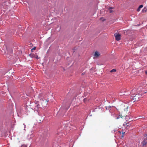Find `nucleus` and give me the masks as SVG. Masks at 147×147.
<instances>
[{
  "label": "nucleus",
  "mask_w": 147,
  "mask_h": 147,
  "mask_svg": "<svg viewBox=\"0 0 147 147\" xmlns=\"http://www.w3.org/2000/svg\"><path fill=\"white\" fill-rule=\"evenodd\" d=\"M127 116L126 114H123L122 113V114L119 115V117L118 116L117 117V119H119L121 117V118H123V117H125V116Z\"/></svg>",
  "instance_id": "nucleus-5"
},
{
  "label": "nucleus",
  "mask_w": 147,
  "mask_h": 147,
  "mask_svg": "<svg viewBox=\"0 0 147 147\" xmlns=\"http://www.w3.org/2000/svg\"><path fill=\"white\" fill-rule=\"evenodd\" d=\"M30 56L32 58H35L37 59H39L40 58L38 57V55H35L34 53L31 54L30 55Z\"/></svg>",
  "instance_id": "nucleus-3"
},
{
  "label": "nucleus",
  "mask_w": 147,
  "mask_h": 147,
  "mask_svg": "<svg viewBox=\"0 0 147 147\" xmlns=\"http://www.w3.org/2000/svg\"><path fill=\"white\" fill-rule=\"evenodd\" d=\"M114 36L116 40L119 41L121 39V35L119 34L116 33L114 34Z\"/></svg>",
  "instance_id": "nucleus-2"
},
{
  "label": "nucleus",
  "mask_w": 147,
  "mask_h": 147,
  "mask_svg": "<svg viewBox=\"0 0 147 147\" xmlns=\"http://www.w3.org/2000/svg\"><path fill=\"white\" fill-rule=\"evenodd\" d=\"M100 55V54L99 52L96 51L95 52L94 56L95 57H98Z\"/></svg>",
  "instance_id": "nucleus-6"
},
{
  "label": "nucleus",
  "mask_w": 147,
  "mask_h": 147,
  "mask_svg": "<svg viewBox=\"0 0 147 147\" xmlns=\"http://www.w3.org/2000/svg\"><path fill=\"white\" fill-rule=\"evenodd\" d=\"M126 125L127 126H129V123H127L126 124Z\"/></svg>",
  "instance_id": "nucleus-14"
},
{
  "label": "nucleus",
  "mask_w": 147,
  "mask_h": 147,
  "mask_svg": "<svg viewBox=\"0 0 147 147\" xmlns=\"http://www.w3.org/2000/svg\"><path fill=\"white\" fill-rule=\"evenodd\" d=\"M39 105H37V107H39Z\"/></svg>",
  "instance_id": "nucleus-17"
},
{
  "label": "nucleus",
  "mask_w": 147,
  "mask_h": 147,
  "mask_svg": "<svg viewBox=\"0 0 147 147\" xmlns=\"http://www.w3.org/2000/svg\"><path fill=\"white\" fill-rule=\"evenodd\" d=\"M116 71V70L115 69H113L112 70H111L110 72H115Z\"/></svg>",
  "instance_id": "nucleus-10"
},
{
  "label": "nucleus",
  "mask_w": 147,
  "mask_h": 147,
  "mask_svg": "<svg viewBox=\"0 0 147 147\" xmlns=\"http://www.w3.org/2000/svg\"><path fill=\"white\" fill-rule=\"evenodd\" d=\"M143 145H145L147 144V134L144 137V140L142 142Z\"/></svg>",
  "instance_id": "nucleus-4"
},
{
  "label": "nucleus",
  "mask_w": 147,
  "mask_h": 147,
  "mask_svg": "<svg viewBox=\"0 0 147 147\" xmlns=\"http://www.w3.org/2000/svg\"><path fill=\"white\" fill-rule=\"evenodd\" d=\"M11 51V53H12V52H13V51H12V50L11 49V51Z\"/></svg>",
  "instance_id": "nucleus-16"
},
{
  "label": "nucleus",
  "mask_w": 147,
  "mask_h": 147,
  "mask_svg": "<svg viewBox=\"0 0 147 147\" xmlns=\"http://www.w3.org/2000/svg\"><path fill=\"white\" fill-rule=\"evenodd\" d=\"M127 108H128V107H127V108L126 109V110H125V112H127Z\"/></svg>",
  "instance_id": "nucleus-18"
},
{
  "label": "nucleus",
  "mask_w": 147,
  "mask_h": 147,
  "mask_svg": "<svg viewBox=\"0 0 147 147\" xmlns=\"http://www.w3.org/2000/svg\"><path fill=\"white\" fill-rule=\"evenodd\" d=\"M145 72L146 74V75H147V71H145Z\"/></svg>",
  "instance_id": "nucleus-15"
},
{
  "label": "nucleus",
  "mask_w": 147,
  "mask_h": 147,
  "mask_svg": "<svg viewBox=\"0 0 147 147\" xmlns=\"http://www.w3.org/2000/svg\"><path fill=\"white\" fill-rule=\"evenodd\" d=\"M36 49V47H33L32 49V50H35Z\"/></svg>",
  "instance_id": "nucleus-12"
},
{
  "label": "nucleus",
  "mask_w": 147,
  "mask_h": 147,
  "mask_svg": "<svg viewBox=\"0 0 147 147\" xmlns=\"http://www.w3.org/2000/svg\"><path fill=\"white\" fill-rule=\"evenodd\" d=\"M140 94H136L135 96H132L133 100H134V102L137 101L139 100V99L140 97Z\"/></svg>",
  "instance_id": "nucleus-1"
},
{
  "label": "nucleus",
  "mask_w": 147,
  "mask_h": 147,
  "mask_svg": "<svg viewBox=\"0 0 147 147\" xmlns=\"http://www.w3.org/2000/svg\"><path fill=\"white\" fill-rule=\"evenodd\" d=\"M147 11V9L146 7H145L142 10V13H145Z\"/></svg>",
  "instance_id": "nucleus-8"
},
{
  "label": "nucleus",
  "mask_w": 147,
  "mask_h": 147,
  "mask_svg": "<svg viewBox=\"0 0 147 147\" xmlns=\"http://www.w3.org/2000/svg\"><path fill=\"white\" fill-rule=\"evenodd\" d=\"M143 7V5H140L138 7V9H137V11H139L140 10V9L142 8Z\"/></svg>",
  "instance_id": "nucleus-7"
},
{
  "label": "nucleus",
  "mask_w": 147,
  "mask_h": 147,
  "mask_svg": "<svg viewBox=\"0 0 147 147\" xmlns=\"http://www.w3.org/2000/svg\"><path fill=\"white\" fill-rule=\"evenodd\" d=\"M125 132H122V136H121L122 138H123V137H124V135H125Z\"/></svg>",
  "instance_id": "nucleus-11"
},
{
  "label": "nucleus",
  "mask_w": 147,
  "mask_h": 147,
  "mask_svg": "<svg viewBox=\"0 0 147 147\" xmlns=\"http://www.w3.org/2000/svg\"><path fill=\"white\" fill-rule=\"evenodd\" d=\"M113 8L112 7H110L109 8V11L110 13H111L113 12V10H112V9H113Z\"/></svg>",
  "instance_id": "nucleus-9"
},
{
  "label": "nucleus",
  "mask_w": 147,
  "mask_h": 147,
  "mask_svg": "<svg viewBox=\"0 0 147 147\" xmlns=\"http://www.w3.org/2000/svg\"><path fill=\"white\" fill-rule=\"evenodd\" d=\"M87 100V99L86 98H84V101H85L86 100Z\"/></svg>",
  "instance_id": "nucleus-13"
}]
</instances>
